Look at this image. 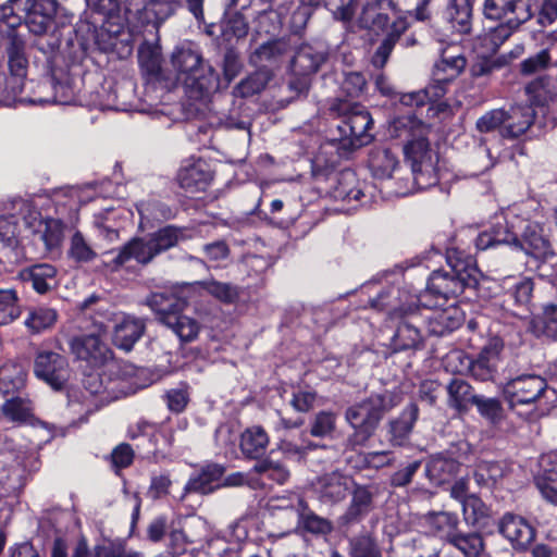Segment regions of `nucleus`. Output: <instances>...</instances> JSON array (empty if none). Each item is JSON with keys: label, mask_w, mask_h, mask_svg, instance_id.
<instances>
[{"label": "nucleus", "mask_w": 557, "mask_h": 557, "mask_svg": "<svg viewBox=\"0 0 557 557\" xmlns=\"http://www.w3.org/2000/svg\"><path fill=\"white\" fill-rule=\"evenodd\" d=\"M290 505L293 506L290 511V524L301 525L305 530L313 534L325 535L332 532V522L310 511L301 497H294Z\"/></svg>", "instance_id": "a211bd4d"}, {"label": "nucleus", "mask_w": 557, "mask_h": 557, "mask_svg": "<svg viewBox=\"0 0 557 557\" xmlns=\"http://www.w3.org/2000/svg\"><path fill=\"white\" fill-rule=\"evenodd\" d=\"M462 511L467 522L475 524L488 515L485 504L475 495H470L462 502Z\"/></svg>", "instance_id": "13d9d810"}, {"label": "nucleus", "mask_w": 557, "mask_h": 557, "mask_svg": "<svg viewBox=\"0 0 557 557\" xmlns=\"http://www.w3.org/2000/svg\"><path fill=\"white\" fill-rule=\"evenodd\" d=\"M400 403L394 392L373 394L346 410V420L354 429L349 442L354 446L364 445L373 435L383 416Z\"/></svg>", "instance_id": "7ed1b4c3"}, {"label": "nucleus", "mask_w": 557, "mask_h": 557, "mask_svg": "<svg viewBox=\"0 0 557 557\" xmlns=\"http://www.w3.org/2000/svg\"><path fill=\"white\" fill-rule=\"evenodd\" d=\"M397 165L396 156L388 149H375L370 154L369 166L376 178H389Z\"/></svg>", "instance_id": "ea45409f"}, {"label": "nucleus", "mask_w": 557, "mask_h": 557, "mask_svg": "<svg viewBox=\"0 0 557 557\" xmlns=\"http://www.w3.org/2000/svg\"><path fill=\"white\" fill-rule=\"evenodd\" d=\"M499 532L516 547L527 548L535 537L533 527L522 517L506 513L498 523Z\"/></svg>", "instance_id": "2eb2a0df"}, {"label": "nucleus", "mask_w": 557, "mask_h": 557, "mask_svg": "<svg viewBox=\"0 0 557 557\" xmlns=\"http://www.w3.org/2000/svg\"><path fill=\"white\" fill-rule=\"evenodd\" d=\"M271 76V72L268 69H259L246 79L240 82L238 85L239 92L245 97L260 92L268 85Z\"/></svg>", "instance_id": "6e6d98bb"}, {"label": "nucleus", "mask_w": 557, "mask_h": 557, "mask_svg": "<svg viewBox=\"0 0 557 557\" xmlns=\"http://www.w3.org/2000/svg\"><path fill=\"white\" fill-rule=\"evenodd\" d=\"M428 320L430 332L434 335L443 336L459 327L463 315L458 307L450 305L443 309H435Z\"/></svg>", "instance_id": "c85d7f7f"}, {"label": "nucleus", "mask_w": 557, "mask_h": 557, "mask_svg": "<svg viewBox=\"0 0 557 557\" xmlns=\"http://www.w3.org/2000/svg\"><path fill=\"white\" fill-rule=\"evenodd\" d=\"M203 288L214 298L220 301L231 304L238 297V290L235 286L228 283H221L216 281H208L202 283Z\"/></svg>", "instance_id": "052dcab7"}, {"label": "nucleus", "mask_w": 557, "mask_h": 557, "mask_svg": "<svg viewBox=\"0 0 557 557\" xmlns=\"http://www.w3.org/2000/svg\"><path fill=\"white\" fill-rule=\"evenodd\" d=\"M67 255L72 260L79 263L90 262L97 257V252L78 231L71 237Z\"/></svg>", "instance_id": "603ef678"}, {"label": "nucleus", "mask_w": 557, "mask_h": 557, "mask_svg": "<svg viewBox=\"0 0 557 557\" xmlns=\"http://www.w3.org/2000/svg\"><path fill=\"white\" fill-rule=\"evenodd\" d=\"M25 281H30L33 288L44 294L52 285L55 276V269L47 263L36 264L22 273Z\"/></svg>", "instance_id": "a19ab883"}, {"label": "nucleus", "mask_w": 557, "mask_h": 557, "mask_svg": "<svg viewBox=\"0 0 557 557\" xmlns=\"http://www.w3.org/2000/svg\"><path fill=\"white\" fill-rule=\"evenodd\" d=\"M210 180L208 165L200 159L186 160L177 174L180 186L190 193L202 190Z\"/></svg>", "instance_id": "4be33fe9"}, {"label": "nucleus", "mask_w": 557, "mask_h": 557, "mask_svg": "<svg viewBox=\"0 0 557 557\" xmlns=\"http://www.w3.org/2000/svg\"><path fill=\"white\" fill-rule=\"evenodd\" d=\"M516 247L536 259H546L553 255L550 243L544 234L543 226L536 222H530L525 225L522 239L521 242L518 240Z\"/></svg>", "instance_id": "aec40b11"}, {"label": "nucleus", "mask_w": 557, "mask_h": 557, "mask_svg": "<svg viewBox=\"0 0 557 557\" xmlns=\"http://www.w3.org/2000/svg\"><path fill=\"white\" fill-rule=\"evenodd\" d=\"M531 101L539 107H548L557 101V77H542L527 86Z\"/></svg>", "instance_id": "f704fd0d"}, {"label": "nucleus", "mask_w": 557, "mask_h": 557, "mask_svg": "<svg viewBox=\"0 0 557 557\" xmlns=\"http://www.w3.org/2000/svg\"><path fill=\"white\" fill-rule=\"evenodd\" d=\"M372 509V493L366 486H357L352 492L351 502L342 516L345 524L363 519Z\"/></svg>", "instance_id": "473e14b6"}, {"label": "nucleus", "mask_w": 557, "mask_h": 557, "mask_svg": "<svg viewBox=\"0 0 557 557\" xmlns=\"http://www.w3.org/2000/svg\"><path fill=\"white\" fill-rule=\"evenodd\" d=\"M466 66V59L462 55H444L435 64L433 76L440 83L451 82Z\"/></svg>", "instance_id": "49530a36"}, {"label": "nucleus", "mask_w": 557, "mask_h": 557, "mask_svg": "<svg viewBox=\"0 0 557 557\" xmlns=\"http://www.w3.org/2000/svg\"><path fill=\"white\" fill-rule=\"evenodd\" d=\"M505 474V468L499 462L480 461L474 470V480L480 486H491Z\"/></svg>", "instance_id": "3c124183"}, {"label": "nucleus", "mask_w": 557, "mask_h": 557, "mask_svg": "<svg viewBox=\"0 0 557 557\" xmlns=\"http://www.w3.org/2000/svg\"><path fill=\"white\" fill-rule=\"evenodd\" d=\"M535 112L529 106H513L506 110L502 136L516 138L524 134L534 121Z\"/></svg>", "instance_id": "a878e982"}, {"label": "nucleus", "mask_w": 557, "mask_h": 557, "mask_svg": "<svg viewBox=\"0 0 557 557\" xmlns=\"http://www.w3.org/2000/svg\"><path fill=\"white\" fill-rule=\"evenodd\" d=\"M480 414L493 423L503 418V407L498 399L476 395L473 401Z\"/></svg>", "instance_id": "bf43d9fd"}, {"label": "nucleus", "mask_w": 557, "mask_h": 557, "mask_svg": "<svg viewBox=\"0 0 557 557\" xmlns=\"http://www.w3.org/2000/svg\"><path fill=\"white\" fill-rule=\"evenodd\" d=\"M157 255L156 247L150 238L148 240L138 238L133 239L123 247L116 256L115 262L117 264H123L126 261L134 259L137 262L147 263Z\"/></svg>", "instance_id": "c9c22d12"}, {"label": "nucleus", "mask_w": 557, "mask_h": 557, "mask_svg": "<svg viewBox=\"0 0 557 557\" xmlns=\"http://www.w3.org/2000/svg\"><path fill=\"white\" fill-rule=\"evenodd\" d=\"M447 262L453 274L463 283L466 287L476 286L481 273L474 259L470 255L459 249H449L447 251Z\"/></svg>", "instance_id": "b1692460"}, {"label": "nucleus", "mask_w": 557, "mask_h": 557, "mask_svg": "<svg viewBox=\"0 0 557 557\" xmlns=\"http://www.w3.org/2000/svg\"><path fill=\"white\" fill-rule=\"evenodd\" d=\"M286 51L285 42L281 40L268 41L261 45L251 55V61L259 64L263 61H270L283 54Z\"/></svg>", "instance_id": "0e129e2a"}, {"label": "nucleus", "mask_w": 557, "mask_h": 557, "mask_svg": "<svg viewBox=\"0 0 557 557\" xmlns=\"http://www.w3.org/2000/svg\"><path fill=\"white\" fill-rule=\"evenodd\" d=\"M504 349V343L498 337L491 338L487 344L482 348L475 359H469L463 356L461 351H453L447 356L449 361L466 359L465 367L456 369L462 372L465 369L469 370L471 375L480 381L491 380L497 371L500 362V355Z\"/></svg>", "instance_id": "1a4fd4ad"}, {"label": "nucleus", "mask_w": 557, "mask_h": 557, "mask_svg": "<svg viewBox=\"0 0 557 557\" xmlns=\"http://www.w3.org/2000/svg\"><path fill=\"white\" fill-rule=\"evenodd\" d=\"M550 62L549 53L546 49L541 50L536 54L525 59L521 63V72L524 75H531L537 71L544 70Z\"/></svg>", "instance_id": "774afa93"}, {"label": "nucleus", "mask_w": 557, "mask_h": 557, "mask_svg": "<svg viewBox=\"0 0 557 557\" xmlns=\"http://www.w3.org/2000/svg\"><path fill=\"white\" fill-rule=\"evenodd\" d=\"M102 333H104V330L100 327L97 334L74 337L70 344L71 351L78 359L88 362L92 368L106 364L111 361L112 351L101 339Z\"/></svg>", "instance_id": "ddd939ff"}, {"label": "nucleus", "mask_w": 557, "mask_h": 557, "mask_svg": "<svg viewBox=\"0 0 557 557\" xmlns=\"http://www.w3.org/2000/svg\"><path fill=\"white\" fill-rule=\"evenodd\" d=\"M506 117V110L504 109H494L481 117L478 119L475 126L480 133H488L495 129L502 131L504 128V119Z\"/></svg>", "instance_id": "680f3d73"}, {"label": "nucleus", "mask_w": 557, "mask_h": 557, "mask_svg": "<svg viewBox=\"0 0 557 557\" xmlns=\"http://www.w3.org/2000/svg\"><path fill=\"white\" fill-rule=\"evenodd\" d=\"M471 14L472 8L469 0H451L446 10L451 27L460 34L470 32Z\"/></svg>", "instance_id": "58836bf2"}, {"label": "nucleus", "mask_w": 557, "mask_h": 557, "mask_svg": "<svg viewBox=\"0 0 557 557\" xmlns=\"http://www.w3.org/2000/svg\"><path fill=\"white\" fill-rule=\"evenodd\" d=\"M483 13L486 18L499 22L484 36L485 45L493 52L533 16L530 0H484Z\"/></svg>", "instance_id": "f03ea898"}, {"label": "nucleus", "mask_w": 557, "mask_h": 557, "mask_svg": "<svg viewBox=\"0 0 557 557\" xmlns=\"http://www.w3.org/2000/svg\"><path fill=\"white\" fill-rule=\"evenodd\" d=\"M546 389V381L532 374L519 375L509 380L503 387L505 399L511 408L518 405L532 404Z\"/></svg>", "instance_id": "9b49d317"}, {"label": "nucleus", "mask_w": 557, "mask_h": 557, "mask_svg": "<svg viewBox=\"0 0 557 557\" xmlns=\"http://www.w3.org/2000/svg\"><path fill=\"white\" fill-rule=\"evenodd\" d=\"M425 132L426 126L411 112L394 117L388 126V135L403 140L404 145Z\"/></svg>", "instance_id": "2f4dec72"}, {"label": "nucleus", "mask_w": 557, "mask_h": 557, "mask_svg": "<svg viewBox=\"0 0 557 557\" xmlns=\"http://www.w3.org/2000/svg\"><path fill=\"white\" fill-rule=\"evenodd\" d=\"M269 445L267 432L259 425L246 429L240 436L242 453L248 458L262 455Z\"/></svg>", "instance_id": "e433bc0d"}, {"label": "nucleus", "mask_w": 557, "mask_h": 557, "mask_svg": "<svg viewBox=\"0 0 557 557\" xmlns=\"http://www.w3.org/2000/svg\"><path fill=\"white\" fill-rule=\"evenodd\" d=\"M35 375L54 389H60L67 380V361L60 354L40 351L34 364Z\"/></svg>", "instance_id": "4468645a"}, {"label": "nucleus", "mask_w": 557, "mask_h": 557, "mask_svg": "<svg viewBox=\"0 0 557 557\" xmlns=\"http://www.w3.org/2000/svg\"><path fill=\"white\" fill-rule=\"evenodd\" d=\"M502 287L508 296V301H512L516 309H510L516 317H524L530 310L532 293L534 288L533 281L530 277L515 278L507 276L502 281Z\"/></svg>", "instance_id": "dca6fc26"}, {"label": "nucleus", "mask_w": 557, "mask_h": 557, "mask_svg": "<svg viewBox=\"0 0 557 557\" xmlns=\"http://www.w3.org/2000/svg\"><path fill=\"white\" fill-rule=\"evenodd\" d=\"M447 394L448 406L458 412L468 410L469 406L473 404L476 396L473 394L470 384L461 379H454L447 385Z\"/></svg>", "instance_id": "4c0bfd02"}, {"label": "nucleus", "mask_w": 557, "mask_h": 557, "mask_svg": "<svg viewBox=\"0 0 557 557\" xmlns=\"http://www.w3.org/2000/svg\"><path fill=\"white\" fill-rule=\"evenodd\" d=\"M138 62L149 74H157L160 70V50L151 44H143L138 49Z\"/></svg>", "instance_id": "4d7b16f0"}, {"label": "nucleus", "mask_w": 557, "mask_h": 557, "mask_svg": "<svg viewBox=\"0 0 557 557\" xmlns=\"http://www.w3.org/2000/svg\"><path fill=\"white\" fill-rule=\"evenodd\" d=\"M96 44L100 50L115 53L120 59H125L133 52L131 32L113 21H107L97 32Z\"/></svg>", "instance_id": "f8f14e48"}, {"label": "nucleus", "mask_w": 557, "mask_h": 557, "mask_svg": "<svg viewBox=\"0 0 557 557\" xmlns=\"http://www.w3.org/2000/svg\"><path fill=\"white\" fill-rule=\"evenodd\" d=\"M20 315L17 297L13 289H0V325L14 321Z\"/></svg>", "instance_id": "5fc2aeb1"}, {"label": "nucleus", "mask_w": 557, "mask_h": 557, "mask_svg": "<svg viewBox=\"0 0 557 557\" xmlns=\"http://www.w3.org/2000/svg\"><path fill=\"white\" fill-rule=\"evenodd\" d=\"M46 201L42 197L32 200H21L14 205V209L23 214V222L26 230L38 234L48 250L58 248L62 242L63 230L60 220L44 218L38 210Z\"/></svg>", "instance_id": "0eeeda50"}, {"label": "nucleus", "mask_w": 557, "mask_h": 557, "mask_svg": "<svg viewBox=\"0 0 557 557\" xmlns=\"http://www.w3.org/2000/svg\"><path fill=\"white\" fill-rule=\"evenodd\" d=\"M336 416L330 411H321L315 414L310 433L315 437H325L335 430Z\"/></svg>", "instance_id": "e2e57ef3"}, {"label": "nucleus", "mask_w": 557, "mask_h": 557, "mask_svg": "<svg viewBox=\"0 0 557 557\" xmlns=\"http://www.w3.org/2000/svg\"><path fill=\"white\" fill-rule=\"evenodd\" d=\"M394 345L397 349L414 348L421 339L419 330L408 321H403L394 335Z\"/></svg>", "instance_id": "864d4df0"}, {"label": "nucleus", "mask_w": 557, "mask_h": 557, "mask_svg": "<svg viewBox=\"0 0 557 557\" xmlns=\"http://www.w3.org/2000/svg\"><path fill=\"white\" fill-rule=\"evenodd\" d=\"M461 460L454 459L447 454H436L429 458L425 472L435 484H443L453 479L461 465Z\"/></svg>", "instance_id": "bb28decb"}, {"label": "nucleus", "mask_w": 557, "mask_h": 557, "mask_svg": "<svg viewBox=\"0 0 557 557\" xmlns=\"http://www.w3.org/2000/svg\"><path fill=\"white\" fill-rule=\"evenodd\" d=\"M9 76L0 87V100L5 106H12L18 100L25 85L28 60L22 41L12 40L7 49Z\"/></svg>", "instance_id": "6e6552de"}, {"label": "nucleus", "mask_w": 557, "mask_h": 557, "mask_svg": "<svg viewBox=\"0 0 557 557\" xmlns=\"http://www.w3.org/2000/svg\"><path fill=\"white\" fill-rule=\"evenodd\" d=\"M360 27L376 34L388 27L387 37L379 47L373 63L383 66L393 49L395 41L407 29L406 17L397 9L395 1L366 0L358 16Z\"/></svg>", "instance_id": "f257e3e1"}, {"label": "nucleus", "mask_w": 557, "mask_h": 557, "mask_svg": "<svg viewBox=\"0 0 557 557\" xmlns=\"http://www.w3.org/2000/svg\"><path fill=\"white\" fill-rule=\"evenodd\" d=\"M534 482L547 502L557 504V451L541 456Z\"/></svg>", "instance_id": "f3484780"}, {"label": "nucleus", "mask_w": 557, "mask_h": 557, "mask_svg": "<svg viewBox=\"0 0 557 557\" xmlns=\"http://www.w3.org/2000/svg\"><path fill=\"white\" fill-rule=\"evenodd\" d=\"M186 304L183 296L169 292L153 293L147 299V305L159 315L161 323L171 329L182 342L188 343L197 338L200 324L196 319L182 313Z\"/></svg>", "instance_id": "39448f33"}, {"label": "nucleus", "mask_w": 557, "mask_h": 557, "mask_svg": "<svg viewBox=\"0 0 557 557\" xmlns=\"http://www.w3.org/2000/svg\"><path fill=\"white\" fill-rule=\"evenodd\" d=\"M331 111L343 116L337 125L339 144L345 150H354L368 145L372 140L369 133L372 117L364 107L347 99H336L331 104Z\"/></svg>", "instance_id": "423d86ee"}, {"label": "nucleus", "mask_w": 557, "mask_h": 557, "mask_svg": "<svg viewBox=\"0 0 557 557\" xmlns=\"http://www.w3.org/2000/svg\"><path fill=\"white\" fill-rule=\"evenodd\" d=\"M325 60L326 52L323 48L302 45L297 50L292 66L295 73L309 75L315 73Z\"/></svg>", "instance_id": "c756f323"}, {"label": "nucleus", "mask_w": 557, "mask_h": 557, "mask_svg": "<svg viewBox=\"0 0 557 557\" xmlns=\"http://www.w3.org/2000/svg\"><path fill=\"white\" fill-rule=\"evenodd\" d=\"M4 417L14 423H26L33 417V407L28 399L12 397L1 407Z\"/></svg>", "instance_id": "a18cd8bd"}, {"label": "nucleus", "mask_w": 557, "mask_h": 557, "mask_svg": "<svg viewBox=\"0 0 557 557\" xmlns=\"http://www.w3.org/2000/svg\"><path fill=\"white\" fill-rule=\"evenodd\" d=\"M419 416V408L416 404L410 403L397 419L391 420L388 423L389 442L393 445H403L412 431Z\"/></svg>", "instance_id": "7c9ffc66"}, {"label": "nucleus", "mask_w": 557, "mask_h": 557, "mask_svg": "<svg viewBox=\"0 0 557 557\" xmlns=\"http://www.w3.org/2000/svg\"><path fill=\"white\" fill-rule=\"evenodd\" d=\"M222 33L226 40L244 38L248 34V23L243 15L234 14L222 24Z\"/></svg>", "instance_id": "69168bd1"}, {"label": "nucleus", "mask_w": 557, "mask_h": 557, "mask_svg": "<svg viewBox=\"0 0 557 557\" xmlns=\"http://www.w3.org/2000/svg\"><path fill=\"white\" fill-rule=\"evenodd\" d=\"M426 132L404 145V154L411 164L416 183L424 188L437 182L432 153L426 140Z\"/></svg>", "instance_id": "9d476101"}, {"label": "nucleus", "mask_w": 557, "mask_h": 557, "mask_svg": "<svg viewBox=\"0 0 557 557\" xmlns=\"http://www.w3.org/2000/svg\"><path fill=\"white\" fill-rule=\"evenodd\" d=\"M22 199H14L7 205L0 213V239L12 244L24 226L23 214L14 209V205Z\"/></svg>", "instance_id": "72a5a7b5"}, {"label": "nucleus", "mask_w": 557, "mask_h": 557, "mask_svg": "<svg viewBox=\"0 0 557 557\" xmlns=\"http://www.w3.org/2000/svg\"><path fill=\"white\" fill-rule=\"evenodd\" d=\"M191 235L185 228H177L175 226H165L150 236L157 253L166 250L181 240L190 238Z\"/></svg>", "instance_id": "c03bdc74"}, {"label": "nucleus", "mask_w": 557, "mask_h": 557, "mask_svg": "<svg viewBox=\"0 0 557 557\" xmlns=\"http://www.w3.org/2000/svg\"><path fill=\"white\" fill-rule=\"evenodd\" d=\"M58 319V313L52 308L38 307L33 309L27 319L25 325L34 333H39L54 325Z\"/></svg>", "instance_id": "8fccbe9b"}, {"label": "nucleus", "mask_w": 557, "mask_h": 557, "mask_svg": "<svg viewBox=\"0 0 557 557\" xmlns=\"http://www.w3.org/2000/svg\"><path fill=\"white\" fill-rule=\"evenodd\" d=\"M125 17L131 24H156V12L150 7V0H126Z\"/></svg>", "instance_id": "37998d69"}, {"label": "nucleus", "mask_w": 557, "mask_h": 557, "mask_svg": "<svg viewBox=\"0 0 557 557\" xmlns=\"http://www.w3.org/2000/svg\"><path fill=\"white\" fill-rule=\"evenodd\" d=\"M26 25L30 33L37 36L46 35L53 32L57 28V21L42 15L35 14L33 12L27 15Z\"/></svg>", "instance_id": "338daca9"}, {"label": "nucleus", "mask_w": 557, "mask_h": 557, "mask_svg": "<svg viewBox=\"0 0 557 557\" xmlns=\"http://www.w3.org/2000/svg\"><path fill=\"white\" fill-rule=\"evenodd\" d=\"M466 286L461 283L453 273L444 271H434L429 278L426 294L423 298L429 295L435 296L437 302L435 307L441 304L438 300L447 301L451 297H456L461 294Z\"/></svg>", "instance_id": "5701e85b"}, {"label": "nucleus", "mask_w": 557, "mask_h": 557, "mask_svg": "<svg viewBox=\"0 0 557 557\" xmlns=\"http://www.w3.org/2000/svg\"><path fill=\"white\" fill-rule=\"evenodd\" d=\"M348 554L350 557H382L375 540L367 532L349 540Z\"/></svg>", "instance_id": "de8ad7c7"}, {"label": "nucleus", "mask_w": 557, "mask_h": 557, "mask_svg": "<svg viewBox=\"0 0 557 557\" xmlns=\"http://www.w3.org/2000/svg\"><path fill=\"white\" fill-rule=\"evenodd\" d=\"M449 543L466 557H479L484 550L483 537L478 533L457 532Z\"/></svg>", "instance_id": "09e8293b"}, {"label": "nucleus", "mask_w": 557, "mask_h": 557, "mask_svg": "<svg viewBox=\"0 0 557 557\" xmlns=\"http://www.w3.org/2000/svg\"><path fill=\"white\" fill-rule=\"evenodd\" d=\"M458 517L447 511L429 512L422 518V525L431 535L447 542L458 532Z\"/></svg>", "instance_id": "393cba45"}, {"label": "nucleus", "mask_w": 557, "mask_h": 557, "mask_svg": "<svg viewBox=\"0 0 557 557\" xmlns=\"http://www.w3.org/2000/svg\"><path fill=\"white\" fill-rule=\"evenodd\" d=\"M352 479L341 472L325 473L317 481V492L325 503H337L343 500L352 486Z\"/></svg>", "instance_id": "412c9836"}, {"label": "nucleus", "mask_w": 557, "mask_h": 557, "mask_svg": "<svg viewBox=\"0 0 557 557\" xmlns=\"http://www.w3.org/2000/svg\"><path fill=\"white\" fill-rule=\"evenodd\" d=\"M252 471L261 475V478L274 481L277 484L286 483L290 476L287 467L281 461L272 459L271 456L257 461Z\"/></svg>", "instance_id": "79ce46f5"}, {"label": "nucleus", "mask_w": 557, "mask_h": 557, "mask_svg": "<svg viewBox=\"0 0 557 557\" xmlns=\"http://www.w3.org/2000/svg\"><path fill=\"white\" fill-rule=\"evenodd\" d=\"M143 319L133 315H122L116 320L113 329V344L125 351H129L145 332Z\"/></svg>", "instance_id": "6ab92c4d"}, {"label": "nucleus", "mask_w": 557, "mask_h": 557, "mask_svg": "<svg viewBox=\"0 0 557 557\" xmlns=\"http://www.w3.org/2000/svg\"><path fill=\"white\" fill-rule=\"evenodd\" d=\"M172 64L180 81L198 99L219 89L218 74L202 63L201 55L188 47L176 48L172 54Z\"/></svg>", "instance_id": "20e7f679"}, {"label": "nucleus", "mask_w": 557, "mask_h": 557, "mask_svg": "<svg viewBox=\"0 0 557 557\" xmlns=\"http://www.w3.org/2000/svg\"><path fill=\"white\" fill-rule=\"evenodd\" d=\"M222 474L223 468L218 465H207L202 467L198 472L194 473L189 478L187 484L184 487V494L212 493L219 486V481L222 478Z\"/></svg>", "instance_id": "cd10ccee"}]
</instances>
